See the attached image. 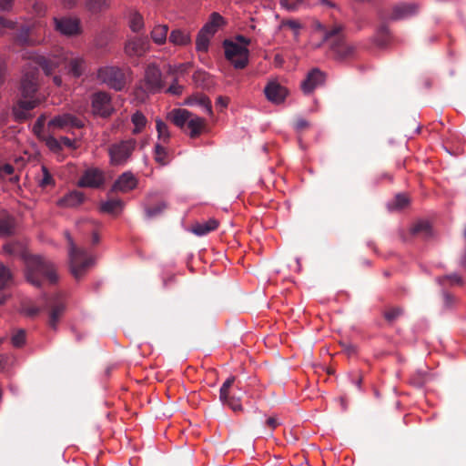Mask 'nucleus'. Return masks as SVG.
Here are the masks:
<instances>
[{
    "instance_id": "nucleus-12",
    "label": "nucleus",
    "mask_w": 466,
    "mask_h": 466,
    "mask_svg": "<svg viewBox=\"0 0 466 466\" xmlns=\"http://www.w3.org/2000/svg\"><path fill=\"white\" fill-rule=\"evenodd\" d=\"M104 182V172L97 167H90L85 170L77 181V186L79 187L98 188Z\"/></svg>"
},
{
    "instance_id": "nucleus-31",
    "label": "nucleus",
    "mask_w": 466,
    "mask_h": 466,
    "mask_svg": "<svg viewBox=\"0 0 466 466\" xmlns=\"http://www.w3.org/2000/svg\"><path fill=\"white\" fill-rule=\"evenodd\" d=\"M15 231L14 218L7 214H0V237H8Z\"/></svg>"
},
{
    "instance_id": "nucleus-5",
    "label": "nucleus",
    "mask_w": 466,
    "mask_h": 466,
    "mask_svg": "<svg viewBox=\"0 0 466 466\" xmlns=\"http://www.w3.org/2000/svg\"><path fill=\"white\" fill-rule=\"evenodd\" d=\"M137 142L135 138L116 141L108 147L109 164L113 167H124L132 160Z\"/></svg>"
},
{
    "instance_id": "nucleus-33",
    "label": "nucleus",
    "mask_w": 466,
    "mask_h": 466,
    "mask_svg": "<svg viewBox=\"0 0 466 466\" xmlns=\"http://www.w3.org/2000/svg\"><path fill=\"white\" fill-rule=\"evenodd\" d=\"M212 37L213 35L199 30L196 37V51L198 53H207Z\"/></svg>"
},
{
    "instance_id": "nucleus-13",
    "label": "nucleus",
    "mask_w": 466,
    "mask_h": 466,
    "mask_svg": "<svg viewBox=\"0 0 466 466\" xmlns=\"http://www.w3.org/2000/svg\"><path fill=\"white\" fill-rule=\"evenodd\" d=\"M124 49L128 56H142L149 49V40L146 35L134 36L127 41Z\"/></svg>"
},
{
    "instance_id": "nucleus-29",
    "label": "nucleus",
    "mask_w": 466,
    "mask_h": 466,
    "mask_svg": "<svg viewBox=\"0 0 466 466\" xmlns=\"http://www.w3.org/2000/svg\"><path fill=\"white\" fill-rule=\"evenodd\" d=\"M124 208V202L119 198H112L100 204V211L103 213L116 215L119 214Z\"/></svg>"
},
{
    "instance_id": "nucleus-9",
    "label": "nucleus",
    "mask_w": 466,
    "mask_h": 466,
    "mask_svg": "<svg viewBox=\"0 0 466 466\" xmlns=\"http://www.w3.org/2000/svg\"><path fill=\"white\" fill-rule=\"evenodd\" d=\"M223 47L226 59L232 64L234 68L243 69L248 66L249 51L246 46L226 39L223 42Z\"/></svg>"
},
{
    "instance_id": "nucleus-51",
    "label": "nucleus",
    "mask_w": 466,
    "mask_h": 466,
    "mask_svg": "<svg viewBox=\"0 0 466 466\" xmlns=\"http://www.w3.org/2000/svg\"><path fill=\"white\" fill-rule=\"evenodd\" d=\"M229 99L226 96H219L216 99V106L219 110L225 109L228 105Z\"/></svg>"
},
{
    "instance_id": "nucleus-58",
    "label": "nucleus",
    "mask_w": 466,
    "mask_h": 466,
    "mask_svg": "<svg viewBox=\"0 0 466 466\" xmlns=\"http://www.w3.org/2000/svg\"><path fill=\"white\" fill-rule=\"evenodd\" d=\"M236 40L241 44H243L242 46H248L250 44V39L242 35H238L236 36Z\"/></svg>"
},
{
    "instance_id": "nucleus-18",
    "label": "nucleus",
    "mask_w": 466,
    "mask_h": 466,
    "mask_svg": "<svg viewBox=\"0 0 466 466\" xmlns=\"http://www.w3.org/2000/svg\"><path fill=\"white\" fill-rule=\"evenodd\" d=\"M264 93L267 99L274 104H281L288 95L287 89L275 81L267 84Z\"/></svg>"
},
{
    "instance_id": "nucleus-15",
    "label": "nucleus",
    "mask_w": 466,
    "mask_h": 466,
    "mask_svg": "<svg viewBox=\"0 0 466 466\" xmlns=\"http://www.w3.org/2000/svg\"><path fill=\"white\" fill-rule=\"evenodd\" d=\"M326 81V74L319 68H313L301 83V89L305 94H310L314 89L322 86Z\"/></svg>"
},
{
    "instance_id": "nucleus-37",
    "label": "nucleus",
    "mask_w": 466,
    "mask_h": 466,
    "mask_svg": "<svg viewBox=\"0 0 466 466\" xmlns=\"http://www.w3.org/2000/svg\"><path fill=\"white\" fill-rule=\"evenodd\" d=\"M30 28L27 25H23L18 30L15 40L21 46H31L35 45V42L29 37Z\"/></svg>"
},
{
    "instance_id": "nucleus-22",
    "label": "nucleus",
    "mask_w": 466,
    "mask_h": 466,
    "mask_svg": "<svg viewBox=\"0 0 466 466\" xmlns=\"http://www.w3.org/2000/svg\"><path fill=\"white\" fill-rule=\"evenodd\" d=\"M192 112L185 108H174L167 113V118L182 131H186V125Z\"/></svg>"
},
{
    "instance_id": "nucleus-16",
    "label": "nucleus",
    "mask_w": 466,
    "mask_h": 466,
    "mask_svg": "<svg viewBox=\"0 0 466 466\" xmlns=\"http://www.w3.org/2000/svg\"><path fill=\"white\" fill-rule=\"evenodd\" d=\"M55 28L64 35H76L80 33V21L71 17H54Z\"/></svg>"
},
{
    "instance_id": "nucleus-4",
    "label": "nucleus",
    "mask_w": 466,
    "mask_h": 466,
    "mask_svg": "<svg viewBox=\"0 0 466 466\" xmlns=\"http://www.w3.org/2000/svg\"><path fill=\"white\" fill-rule=\"evenodd\" d=\"M341 31L342 26L336 25L329 31H325L324 35V42L329 43L332 57L339 62L350 59L355 55V47L345 41Z\"/></svg>"
},
{
    "instance_id": "nucleus-10",
    "label": "nucleus",
    "mask_w": 466,
    "mask_h": 466,
    "mask_svg": "<svg viewBox=\"0 0 466 466\" xmlns=\"http://www.w3.org/2000/svg\"><path fill=\"white\" fill-rule=\"evenodd\" d=\"M91 105L93 114L103 118L109 117L115 111L112 104V97L105 91H99L93 94L91 97Z\"/></svg>"
},
{
    "instance_id": "nucleus-25",
    "label": "nucleus",
    "mask_w": 466,
    "mask_h": 466,
    "mask_svg": "<svg viewBox=\"0 0 466 466\" xmlns=\"http://www.w3.org/2000/svg\"><path fill=\"white\" fill-rule=\"evenodd\" d=\"M417 9H418V7L415 4L401 3L399 5H396L393 7L390 18L393 20L406 18L410 15H414L417 12Z\"/></svg>"
},
{
    "instance_id": "nucleus-34",
    "label": "nucleus",
    "mask_w": 466,
    "mask_h": 466,
    "mask_svg": "<svg viewBox=\"0 0 466 466\" xmlns=\"http://www.w3.org/2000/svg\"><path fill=\"white\" fill-rule=\"evenodd\" d=\"M156 129L157 132V137L161 143H167L170 139V132L167 125L159 117L156 119Z\"/></svg>"
},
{
    "instance_id": "nucleus-49",
    "label": "nucleus",
    "mask_w": 466,
    "mask_h": 466,
    "mask_svg": "<svg viewBox=\"0 0 466 466\" xmlns=\"http://www.w3.org/2000/svg\"><path fill=\"white\" fill-rule=\"evenodd\" d=\"M427 374L424 372L419 371L416 375H414L410 382L415 385L416 387H422L424 383L426 382Z\"/></svg>"
},
{
    "instance_id": "nucleus-61",
    "label": "nucleus",
    "mask_w": 466,
    "mask_h": 466,
    "mask_svg": "<svg viewBox=\"0 0 466 466\" xmlns=\"http://www.w3.org/2000/svg\"><path fill=\"white\" fill-rule=\"evenodd\" d=\"M443 297H444L445 305L447 307H451V304L453 303V298L448 293H444Z\"/></svg>"
},
{
    "instance_id": "nucleus-41",
    "label": "nucleus",
    "mask_w": 466,
    "mask_h": 466,
    "mask_svg": "<svg viewBox=\"0 0 466 466\" xmlns=\"http://www.w3.org/2000/svg\"><path fill=\"white\" fill-rule=\"evenodd\" d=\"M154 153H155V160L158 164L165 166L168 163L167 151L165 147H163L160 144H156Z\"/></svg>"
},
{
    "instance_id": "nucleus-59",
    "label": "nucleus",
    "mask_w": 466,
    "mask_h": 466,
    "mask_svg": "<svg viewBox=\"0 0 466 466\" xmlns=\"http://www.w3.org/2000/svg\"><path fill=\"white\" fill-rule=\"evenodd\" d=\"M13 0H0V10H7L12 6Z\"/></svg>"
},
{
    "instance_id": "nucleus-48",
    "label": "nucleus",
    "mask_w": 466,
    "mask_h": 466,
    "mask_svg": "<svg viewBox=\"0 0 466 466\" xmlns=\"http://www.w3.org/2000/svg\"><path fill=\"white\" fill-rule=\"evenodd\" d=\"M446 279H451L452 282L454 283H457V284H461V278L456 274V273H453V274H451V275H446V276H442V277H438L436 279V281L440 284V285H444V282Z\"/></svg>"
},
{
    "instance_id": "nucleus-55",
    "label": "nucleus",
    "mask_w": 466,
    "mask_h": 466,
    "mask_svg": "<svg viewBox=\"0 0 466 466\" xmlns=\"http://www.w3.org/2000/svg\"><path fill=\"white\" fill-rule=\"evenodd\" d=\"M45 116H41L37 118L34 125L35 133H38L44 127Z\"/></svg>"
},
{
    "instance_id": "nucleus-46",
    "label": "nucleus",
    "mask_w": 466,
    "mask_h": 466,
    "mask_svg": "<svg viewBox=\"0 0 466 466\" xmlns=\"http://www.w3.org/2000/svg\"><path fill=\"white\" fill-rule=\"evenodd\" d=\"M301 3L302 0H280L281 6L289 11L296 10Z\"/></svg>"
},
{
    "instance_id": "nucleus-47",
    "label": "nucleus",
    "mask_w": 466,
    "mask_h": 466,
    "mask_svg": "<svg viewBox=\"0 0 466 466\" xmlns=\"http://www.w3.org/2000/svg\"><path fill=\"white\" fill-rule=\"evenodd\" d=\"M402 314L400 308H391L384 313V317L389 321H393Z\"/></svg>"
},
{
    "instance_id": "nucleus-42",
    "label": "nucleus",
    "mask_w": 466,
    "mask_h": 466,
    "mask_svg": "<svg viewBox=\"0 0 466 466\" xmlns=\"http://www.w3.org/2000/svg\"><path fill=\"white\" fill-rule=\"evenodd\" d=\"M390 31L387 25H381L376 35V42L379 46H384L389 43Z\"/></svg>"
},
{
    "instance_id": "nucleus-63",
    "label": "nucleus",
    "mask_w": 466,
    "mask_h": 466,
    "mask_svg": "<svg viewBox=\"0 0 466 466\" xmlns=\"http://www.w3.org/2000/svg\"><path fill=\"white\" fill-rule=\"evenodd\" d=\"M8 297H9V295L6 294L5 292H1L0 293V305L4 304L6 301Z\"/></svg>"
},
{
    "instance_id": "nucleus-44",
    "label": "nucleus",
    "mask_w": 466,
    "mask_h": 466,
    "mask_svg": "<svg viewBox=\"0 0 466 466\" xmlns=\"http://www.w3.org/2000/svg\"><path fill=\"white\" fill-rule=\"evenodd\" d=\"M41 169H42L43 177L39 180V186L42 187H46L47 186L55 185V180H54L53 177L51 176V174L49 173L47 167L45 166H42Z\"/></svg>"
},
{
    "instance_id": "nucleus-50",
    "label": "nucleus",
    "mask_w": 466,
    "mask_h": 466,
    "mask_svg": "<svg viewBox=\"0 0 466 466\" xmlns=\"http://www.w3.org/2000/svg\"><path fill=\"white\" fill-rule=\"evenodd\" d=\"M183 86L178 84L177 80L175 79L173 83L168 86L166 90L167 93L172 94L174 96H180L183 92Z\"/></svg>"
},
{
    "instance_id": "nucleus-35",
    "label": "nucleus",
    "mask_w": 466,
    "mask_h": 466,
    "mask_svg": "<svg viewBox=\"0 0 466 466\" xmlns=\"http://www.w3.org/2000/svg\"><path fill=\"white\" fill-rule=\"evenodd\" d=\"M128 25L133 32H140L145 25L143 16L136 11L131 12L128 16Z\"/></svg>"
},
{
    "instance_id": "nucleus-32",
    "label": "nucleus",
    "mask_w": 466,
    "mask_h": 466,
    "mask_svg": "<svg viewBox=\"0 0 466 466\" xmlns=\"http://www.w3.org/2000/svg\"><path fill=\"white\" fill-rule=\"evenodd\" d=\"M131 122L134 125L132 134L138 135L147 126V119L141 111L137 110L135 113L131 115Z\"/></svg>"
},
{
    "instance_id": "nucleus-11",
    "label": "nucleus",
    "mask_w": 466,
    "mask_h": 466,
    "mask_svg": "<svg viewBox=\"0 0 466 466\" xmlns=\"http://www.w3.org/2000/svg\"><path fill=\"white\" fill-rule=\"evenodd\" d=\"M144 84L147 92L150 94H156L164 87L162 73L157 65L150 64L147 66L144 76Z\"/></svg>"
},
{
    "instance_id": "nucleus-40",
    "label": "nucleus",
    "mask_w": 466,
    "mask_h": 466,
    "mask_svg": "<svg viewBox=\"0 0 466 466\" xmlns=\"http://www.w3.org/2000/svg\"><path fill=\"white\" fill-rule=\"evenodd\" d=\"M12 282V274L8 268L0 262V291Z\"/></svg>"
},
{
    "instance_id": "nucleus-20",
    "label": "nucleus",
    "mask_w": 466,
    "mask_h": 466,
    "mask_svg": "<svg viewBox=\"0 0 466 466\" xmlns=\"http://www.w3.org/2000/svg\"><path fill=\"white\" fill-rule=\"evenodd\" d=\"M66 309L64 298L58 295L51 304L48 325L51 329H56L60 317Z\"/></svg>"
},
{
    "instance_id": "nucleus-39",
    "label": "nucleus",
    "mask_w": 466,
    "mask_h": 466,
    "mask_svg": "<svg viewBox=\"0 0 466 466\" xmlns=\"http://www.w3.org/2000/svg\"><path fill=\"white\" fill-rule=\"evenodd\" d=\"M413 235L422 233L424 238H430L432 234L431 227L427 221H420L411 228Z\"/></svg>"
},
{
    "instance_id": "nucleus-24",
    "label": "nucleus",
    "mask_w": 466,
    "mask_h": 466,
    "mask_svg": "<svg viewBox=\"0 0 466 466\" xmlns=\"http://www.w3.org/2000/svg\"><path fill=\"white\" fill-rule=\"evenodd\" d=\"M204 127L205 119L192 113L191 117L188 118L186 125L185 132L187 133L191 138H196L202 133Z\"/></svg>"
},
{
    "instance_id": "nucleus-1",
    "label": "nucleus",
    "mask_w": 466,
    "mask_h": 466,
    "mask_svg": "<svg viewBox=\"0 0 466 466\" xmlns=\"http://www.w3.org/2000/svg\"><path fill=\"white\" fill-rule=\"evenodd\" d=\"M28 59L39 66L46 76L54 75L53 82L56 86H61L63 83L61 76L56 75V73L61 72L62 66H64L68 74L75 77H79L83 75L86 66V61L82 56H74L64 49H59L46 56L30 53Z\"/></svg>"
},
{
    "instance_id": "nucleus-8",
    "label": "nucleus",
    "mask_w": 466,
    "mask_h": 466,
    "mask_svg": "<svg viewBox=\"0 0 466 466\" xmlns=\"http://www.w3.org/2000/svg\"><path fill=\"white\" fill-rule=\"evenodd\" d=\"M235 377H228L221 385L219 390V400L225 406H228L233 411H242L243 407L241 404V399L244 391L240 388H233Z\"/></svg>"
},
{
    "instance_id": "nucleus-57",
    "label": "nucleus",
    "mask_w": 466,
    "mask_h": 466,
    "mask_svg": "<svg viewBox=\"0 0 466 466\" xmlns=\"http://www.w3.org/2000/svg\"><path fill=\"white\" fill-rule=\"evenodd\" d=\"M77 4V0H62V5L65 8H74Z\"/></svg>"
},
{
    "instance_id": "nucleus-54",
    "label": "nucleus",
    "mask_w": 466,
    "mask_h": 466,
    "mask_svg": "<svg viewBox=\"0 0 466 466\" xmlns=\"http://www.w3.org/2000/svg\"><path fill=\"white\" fill-rule=\"evenodd\" d=\"M309 123L304 118H299L295 124V129L297 131H301L305 127H308Z\"/></svg>"
},
{
    "instance_id": "nucleus-36",
    "label": "nucleus",
    "mask_w": 466,
    "mask_h": 466,
    "mask_svg": "<svg viewBox=\"0 0 466 466\" xmlns=\"http://www.w3.org/2000/svg\"><path fill=\"white\" fill-rule=\"evenodd\" d=\"M409 204V198L405 194L399 193L394 199L387 204L388 209L390 211L398 210L405 208Z\"/></svg>"
},
{
    "instance_id": "nucleus-14",
    "label": "nucleus",
    "mask_w": 466,
    "mask_h": 466,
    "mask_svg": "<svg viewBox=\"0 0 466 466\" xmlns=\"http://www.w3.org/2000/svg\"><path fill=\"white\" fill-rule=\"evenodd\" d=\"M138 185V180L131 171L122 173L113 183L110 191L128 193L134 190Z\"/></svg>"
},
{
    "instance_id": "nucleus-43",
    "label": "nucleus",
    "mask_w": 466,
    "mask_h": 466,
    "mask_svg": "<svg viewBox=\"0 0 466 466\" xmlns=\"http://www.w3.org/2000/svg\"><path fill=\"white\" fill-rule=\"evenodd\" d=\"M11 341L15 348L23 347L25 343V331L24 329H18L12 335Z\"/></svg>"
},
{
    "instance_id": "nucleus-38",
    "label": "nucleus",
    "mask_w": 466,
    "mask_h": 466,
    "mask_svg": "<svg viewBox=\"0 0 466 466\" xmlns=\"http://www.w3.org/2000/svg\"><path fill=\"white\" fill-rule=\"evenodd\" d=\"M85 6L89 12L96 14L106 8L108 2L107 0H86Z\"/></svg>"
},
{
    "instance_id": "nucleus-27",
    "label": "nucleus",
    "mask_w": 466,
    "mask_h": 466,
    "mask_svg": "<svg viewBox=\"0 0 466 466\" xmlns=\"http://www.w3.org/2000/svg\"><path fill=\"white\" fill-rule=\"evenodd\" d=\"M218 227V221L215 218L198 222L192 227V232L199 237L205 236L211 231H214Z\"/></svg>"
},
{
    "instance_id": "nucleus-52",
    "label": "nucleus",
    "mask_w": 466,
    "mask_h": 466,
    "mask_svg": "<svg viewBox=\"0 0 466 466\" xmlns=\"http://www.w3.org/2000/svg\"><path fill=\"white\" fill-rule=\"evenodd\" d=\"M59 141L61 142V147L64 146L66 147H68V148H75L76 147V143L74 140L70 139L69 137H61L59 138Z\"/></svg>"
},
{
    "instance_id": "nucleus-19",
    "label": "nucleus",
    "mask_w": 466,
    "mask_h": 466,
    "mask_svg": "<svg viewBox=\"0 0 466 466\" xmlns=\"http://www.w3.org/2000/svg\"><path fill=\"white\" fill-rule=\"evenodd\" d=\"M157 196V192L147 194L146 200L143 204L146 218L148 219L154 218L161 215L167 207L165 201H159L155 206H152L153 198Z\"/></svg>"
},
{
    "instance_id": "nucleus-2",
    "label": "nucleus",
    "mask_w": 466,
    "mask_h": 466,
    "mask_svg": "<svg viewBox=\"0 0 466 466\" xmlns=\"http://www.w3.org/2000/svg\"><path fill=\"white\" fill-rule=\"evenodd\" d=\"M20 91L21 98L13 107V114L16 120L23 121L30 116L29 112L40 103V100L36 97L37 74L35 71L24 74Z\"/></svg>"
},
{
    "instance_id": "nucleus-60",
    "label": "nucleus",
    "mask_w": 466,
    "mask_h": 466,
    "mask_svg": "<svg viewBox=\"0 0 466 466\" xmlns=\"http://www.w3.org/2000/svg\"><path fill=\"white\" fill-rule=\"evenodd\" d=\"M266 422L267 425L269 426L272 430L276 429L279 425V422L277 420V419L273 417L268 418Z\"/></svg>"
},
{
    "instance_id": "nucleus-56",
    "label": "nucleus",
    "mask_w": 466,
    "mask_h": 466,
    "mask_svg": "<svg viewBox=\"0 0 466 466\" xmlns=\"http://www.w3.org/2000/svg\"><path fill=\"white\" fill-rule=\"evenodd\" d=\"M1 170L5 175H12L14 173V171H15V168H14V167L11 164H5L1 167Z\"/></svg>"
},
{
    "instance_id": "nucleus-53",
    "label": "nucleus",
    "mask_w": 466,
    "mask_h": 466,
    "mask_svg": "<svg viewBox=\"0 0 466 466\" xmlns=\"http://www.w3.org/2000/svg\"><path fill=\"white\" fill-rule=\"evenodd\" d=\"M15 23L8 21L3 16H0V34H3L2 28H15Z\"/></svg>"
},
{
    "instance_id": "nucleus-17",
    "label": "nucleus",
    "mask_w": 466,
    "mask_h": 466,
    "mask_svg": "<svg viewBox=\"0 0 466 466\" xmlns=\"http://www.w3.org/2000/svg\"><path fill=\"white\" fill-rule=\"evenodd\" d=\"M48 127H56L59 129H64L66 127L81 128L84 127V122L82 119L76 117L72 114L65 113L62 115H57L55 117H53L48 122Z\"/></svg>"
},
{
    "instance_id": "nucleus-45",
    "label": "nucleus",
    "mask_w": 466,
    "mask_h": 466,
    "mask_svg": "<svg viewBox=\"0 0 466 466\" xmlns=\"http://www.w3.org/2000/svg\"><path fill=\"white\" fill-rule=\"evenodd\" d=\"M45 142L46 147L53 152H58L61 150V142L59 139L56 138L53 136H47L45 138Z\"/></svg>"
},
{
    "instance_id": "nucleus-64",
    "label": "nucleus",
    "mask_w": 466,
    "mask_h": 466,
    "mask_svg": "<svg viewBox=\"0 0 466 466\" xmlns=\"http://www.w3.org/2000/svg\"><path fill=\"white\" fill-rule=\"evenodd\" d=\"M461 266L466 268V251L464 252L463 256L461 257Z\"/></svg>"
},
{
    "instance_id": "nucleus-7",
    "label": "nucleus",
    "mask_w": 466,
    "mask_h": 466,
    "mask_svg": "<svg viewBox=\"0 0 466 466\" xmlns=\"http://www.w3.org/2000/svg\"><path fill=\"white\" fill-rule=\"evenodd\" d=\"M96 79L115 91H122L127 86V76L123 68L106 65L96 71Z\"/></svg>"
},
{
    "instance_id": "nucleus-23",
    "label": "nucleus",
    "mask_w": 466,
    "mask_h": 466,
    "mask_svg": "<svg viewBox=\"0 0 466 466\" xmlns=\"http://www.w3.org/2000/svg\"><path fill=\"white\" fill-rule=\"evenodd\" d=\"M85 201V195L78 190H72L56 202L60 208H76Z\"/></svg>"
},
{
    "instance_id": "nucleus-26",
    "label": "nucleus",
    "mask_w": 466,
    "mask_h": 466,
    "mask_svg": "<svg viewBox=\"0 0 466 466\" xmlns=\"http://www.w3.org/2000/svg\"><path fill=\"white\" fill-rule=\"evenodd\" d=\"M225 24V19L217 12H213L208 21L202 26L200 31L208 35H215L218 28Z\"/></svg>"
},
{
    "instance_id": "nucleus-28",
    "label": "nucleus",
    "mask_w": 466,
    "mask_h": 466,
    "mask_svg": "<svg viewBox=\"0 0 466 466\" xmlns=\"http://www.w3.org/2000/svg\"><path fill=\"white\" fill-rule=\"evenodd\" d=\"M168 34L167 25H155L150 32V37L152 41L157 45L162 46L166 44Z\"/></svg>"
},
{
    "instance_id": "nucleus-3",
    "label": "nucleus",
    "mask_w": 466,
    "mask_h": 466,
    "mask_svg": "<svg viewBox=\"0 0 466 466\" xmlns=\"http://www.w3.org/2000/svg\"><path fill=\"white\" fill-rule=\"evenodd\" d=\"M26 280L35 287H41L44 280L51 284L57 281V275L54 265L42 256H29L25 258Z\"/></svg>"
},
{
    "instance_id": "nucleus-62",
    "label": "nucleus",
    "mask_w": 466,
    "mask_h": 466,
    "mask_svg": "<svg viewBox=\"0 0 466 466\" xmlns=\"http://www.w3.org/2000/svg\"><path fill=\"white\" fill-rule=\"evenodd\" d=\"M4 72H5V62H4V60L0 57V82H1V81H2V79H3Z\"/></svg>"
},
{
    "instance_id": "nucleus-6",
    "label": "nucleus",
    "mask_w": 466,
    "mask_h": 466,
    "mask_svg": "<svg viewBox=\"0 0 466 466\" xmlns=\"http://www.w3.org/2000/svg\"><path fill=\"white\" fill-rule=\"evenodd\" d=\"M69 244V262L72 275L80 279L86 270L94 263L93 258L84 248H78L69 233H66Z\"/></svg>"
},
{
    "instance_id": "nucleus-30",
    "label": "nucleus",
    "mask_w": 466,
    "mask_h": 466,
    "mask_svg": "<svg viewBox=\"0 0 466 466\" xmlns=\"http://www.w3.org/2000/svg\"><path fill=\"white\" fill-rule=\"evenodd\" d=\"M184 104L187 106H198L209 116L213 114L211 101L207 96L201 95L189 97Z\"/></svg>"
},
{
    "instance_id": "nucleus-21",
    "label": "nucleus",
    "mask_w": 466,
    "mask_h": 466,
    "mask_svg": "<svg viewBox=\"0 0 466 466\" xmlns=\"http://www.w3.org/2000/svg\"><path fill=\"white\" fill-rule=\"evenodd\" d=\"M168 41L176 46L186 47L192 44V35L187 29L176 28L169 33Z\"/></svg>"
}]
</instances>
